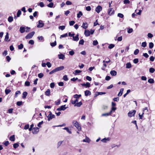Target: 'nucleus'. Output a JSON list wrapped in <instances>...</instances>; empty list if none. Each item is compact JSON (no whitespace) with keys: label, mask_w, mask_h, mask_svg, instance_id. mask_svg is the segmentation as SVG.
I'll list each match as a JSON object with an SVG mask.
<instances>
[{"label":"nucleus","mask_w":155,"mask_h":155,"mask_svg":"<svg viewBox=\"0 0 155 155\" xmlns=\"http://www.w3.org/2000/svg\"><path fill=\"white\" fill-rule=\"evenodd\" d=\"M73 124L74 126L78 129V131L81 130V126L78 121L76 120H74L73 121Z\"/></svg>","instance_id":"obj_1"},{"label":"nucleus","mask_w":155,"mask_h":155,"mask_svg":"<svg viewBox=\"0 0 155 155\" xmlns=\"http://www.w3.org/2000/svg\"><path fill=\"white\" fill-rule=\"evenodd\" d=\"M48 113L49 114L47 117L48 121H49L52 118H55V115L54 114H52L51 111H49Z\"/></svg>","instance_id":"obj_2"},{"label":"nucleus","mask_w":155,"mask_h":155,"mask_svg":"<svg viewBox=\"0 0 155 155\" xmlns=\"http://www.w3.org/2000/svg\"><path fill=\"white\" fill-rule=\"evenodd\" d=\"M35 33L34 31H32L28 34L26 36L25 38L26 39H30L32 38Z\"/></svg>","instance_id":"obj_3"},{"label":"nucleus","mask_w":155,"mask_h":155,"mask_svg":"<svg viewBox=\"0 0 155 155\" xmlns=\"http://www.w3.org/2000/svg\"><path fill=\"white\" fill-rule=\"evenodd\" d=\"M136 110H135L130 111L128 114V116L130 117L134 116L136 113Z\"/></svg>","instance_id":"obj_4"},{"label":"nucleus","mask_w":155,"mask_h":155,"mask_svg":"<svg viewBox=\"0 0 155 155\" xmlns=\"http://www.w3.org/2000/svg\"><path fill=\"white\" fill-rule=\"evenodd\" d=\"M146 110L147 112L148 111L147 108V107H145L143 109V112L142 113L141 115H140V113L139 114V116L140 117V119H142L143 115L144 114V112Z\"/></svg>","instance_id":"obj_5"},{"label":"nucleus","mask_w":155,"mask_h":155,"mask_svg":"<svg viewBox=\"0 0 155 155\" xmlns=\"http://www.w3.org/2000/svg\"><path fill=\"white\" fill-rule=\"evenodd\" d=\"M39 128L38 127H34L32 129V132L34 134H37L39 131Z\"/></svg>","instance_id":"obj_6"},{"label":"nucleus","mask_w":155,"mask_h":155,"mask_svg":"<svg viewBox=\"0 0 155 155\" xmlns=\"http://www.w3.org/2000/svg\"><path fill=\"white\" fill-rule=\"evenodd\" d=\"M44 24L43 22L41 20H39L38 21V24L37 25L38 28H42L44 26Z\"/></svg>","instance_id":"obj_7"},{"label":"nucleus","mask_w":155,"mask_h":155,"mask_svg":"<svg viewBox=\"0 0 155 155\" xmlns=\"http://www.w3.org/2000/svg\"><path fill=\"white\" fill-rule=\"evenodd\" d=\"M66 105H62L60 107H58L57 109V110L58 111H61L62 110H64L66 109L67 107H65Z\"/></svg>","instance_id":"obj_8"},{"label":"nucleus","mask_w":155,"mask_h":155,"mask_svg":"<svg viewBox=\"0 0 155 155\" xmlns=\"http://www.w3.org/2000/svg\"><path fill=\"white\" fill-rule=\"evenodd\" d=\"M102 10V7L100 5H98L95 9L96 12L99 13Z\"/></svg>","instance_id":"obj_9"},{"label":"nucleus","mask_w":155,"mask_h":155,"mask_svg":"<svg viewBox=\"0 0 155 155\" xmlns=\"http://www.w3.org/2000/svg\"><path fill=\"white\" fill-rule=\"evenodd\" d=\"M84 34L86 37H88L91 34L90 31L88 30H86L84 31Z\"/></svg>","instance_id":"obj_10"},{"label":"nucleus","mask_w":155,"mask_h":155,"mask_svg":"<svg viewBox=\"0 0 155 155\" xmlns=\"http://www.w3.org/2000/svg\"><path fill=\"white\" fill-rule=\"evenodd\" d=\"M81 85L83 86H86V87H89L91 86L89 82H86V84H81Z\"/></svg>","instance_id":"obj_11"},{"label":"nucleus","mask_w":155,"mask_h":155,"mask_svg":"<svg viewBox=\"0 0 155 155\" xmlns=\"http://www.w3.org/2000/svg\"><path fill=\"white\" fill-rule=\"evenodd\" d=\"M88 26V25L87 23L84 22L83 23L82 25L81 26V27H82V28H83L85 29H86V28H87Z\"/></svg>","instance_id":"obj_12"},{"label":"nucleus","mask_w":155,"mask_h":155,"mask_svg":"<svg viewBox=\"0 0 155 155\" xmlns=\"http://www.w3.org/2000/svg\"><path fill=\"white\" fill-rule=\"evenodd\" d=\"M25 27H21L20 28L19 31L21 33H23L25 31Z\"/></svg>","instance_id":"obj_13"},{"label":"nucleus","mask_w":155,"mask_h":155,"mask_svg":"<svg viewBox=\"0 0 155 155\" xmlns=\"http://www.w3.org/2000/svg\"><path fill=\"white\" fill-rule=\"evenodd\" d=\"M79 35L78 34H77L75 36H74L73 37V40L74 41H78L79 39Z\"/></svg>","instance_id":"obj_14"},{"label":"nucleus","mask_w":155,"mask_h":155,"mask_svg":"<svg viewBox=\"0 0 155 155\" xmlns=\"http://www.w3.org/2000/svg\"><path fill=\"white\" fill-rule=\"evenodd\" d=\"M110 74L112 76H115L117 75V72L115 70H112L110 71Z\"/></svg>","instance_id":"obj_15"},{"label":"nucleus","mask_w":155,"mask_h":155,"mask_svg":"<svg viewBox=\"0 0 155 155\" xmlns=\"http://www.w3.org/2000/svg\"><path fill=\"white\" fill-rule=\"evenodd\" d=\"M85 95L86 96H87L88 95H90L91 94V92L89 90H86L84 92Z\"/></svg>","instance_id":"obj_16"},{"label":"nucleus","mask_w":155,"mask_h":155,"mask_svg":"<svg viewBox=\"0 0 155 155\" xmlns=\"http://www.w3.org/2000/svg\"><path fill=\"white\" fill-rule=\"evenodd\" d=\"M9 36H8V32H7L6 35L5 36V41H10V39H9Z\"/></svg>","instance_id":"obj_17"},{"label":"nucleus","mask_w":155,"mask_h":155,"mask_svg":"<svg viewBox=\"0 0 155 155\" xmlns=\"http://www.w3.org/2000/svg\"><path fill=\"white\" fill-rule=\"evenodd\" d=\"M57 71H60L63 70L64 68V67L63 66H61L55 68Z\"/></svg>","instance_id":"obj_18"},{"label":"nucleus","mask_w":155,"mask_h":155,"mask_svg":"<svg viewBox=\"0 0 155 155\" xmlns=\"http://www.w3.org/2000/svg\"><path fill=\"white\" fill-rule=\"evenodd\" d=\"M45 94L47 96H49L50 95V91L49 89H48L45 92Z\"/></svg>","instance_id":"obj_19"},{"label":"nucleus","mask_w":155,"mask_h":155,"mask_svg":"<svg viewBox=\"0 0 155 155\" xmlns=\"http://www.w3.org/2000/svg\"><path fill=\"white\" fill-rule=\"evenodd\" d=\"M124 90V88H121L120 89V91L117 95L118 96L120 97L122 95V94L123 93Z\"/></svg>","instance_id":"obj_20"},{"label":"nucleus","mask_w":155,"mask_h":155,"mask_svg":"<svg viewBox=\"0 0 155 155\" xmlns=\"http://www.w3.org/2000/svg\"><path fill=\"white\" fill-rule=\"evenodd\" d=\"M110 140V138L109 137H108V138H104L102 139L101 140V141L103 142L106 143L107 142V141H109V140Z\"/></svg>","instance_id":"obj_21"},{"label":"nucleus","mask_w":155,"mask_h":155,"mask_svg":"<svg viewBox=\"0 0 155 155\" xmlns=\"http://www.w3.org/2000/svg\"><path fill=\"white\" fill-rule=\"evenodd\" d=\"M15 135H12L10 137L9 140L12 141H14L15 140Z\"/></svg>","instance_id":"obj_22"},{"label":"nucleus","mask_w":155,"mask_h":155,"mask_svg":"<svg viewBox=\"0 0 155 155\" xmlns=\"http://www.w3.org/2000/svg\"><path fill=\"white\" fill-rule=\"evenodd\" d=\"M81 96V94H75L73 96V97L74 98H76V99H78V98L80 97Z\"/></svg>","instance_id":"obj_23"},{"label":"nucleus","mask_w":155,"mask_h":155,"mask_svg":"<svg viewBox=\"0 0 155 155\" xmlns=\"http://www.w3.org/2000/svg\"><path fill=\"white\" fill-rule=\"evenodd\" d=\"M28 95V93L26 91H24L23 93L22 98L23 99L25 98Z\"/></svg>","instance_id":"obj_24"},{"label":"nucleus","mask_w":155,"mask_h":155,"mask_svg":"<svg viewBox=\"0 0 155 155\" xmlns=\"http://www.w3.org/2000/svg\"><path fill=\"white\" fill-rule=\"evenodd\" d=\"M82 104V102L80 101L78 103H77L74 106H76L77 107H80Z\"/></svg>","instance_id":"obj_25"},{"label":"nucleus","mask_w":155,"mask_h":155,"mask_svg":"<svg viewBox=\"0 0 155 155\" xmlns=\"http://www.w3.org/2000/svg\"><path fill=\"white\" fill-rule=\"evenodd\" d=\"M90 139L87 137H86L85 138V139H84L83 140V141L84 142H86L87 143H89L90 142Z\"/></svg>","instance_id":"obj_26"},{"label":"nucleus","mask_w":155,"mask_h":155,"mask_svg":"<svg viewBox=\"0 0 155 155\" xmlns=\"http://www.w3.org/2000/svg\"><path fill=\"white\" fill-rule=\"evenodd\" d=\"M111 114L110 112L109 113L103 114H102V116H107L111 115Z\"/></svg>","instance_id":"obj_27"},{"label":"nucleus","mask_w":155,"mask_h":155,"mask_svg":"<svg viewBox=\"0 0 155 155\" xmlns=\"http://www.w3.org/2000/svg\"><path fill=\"white\" fill-rule=\"evenodd\" d=\"M51 37L53 41H56V36L54 34H52V35H51Z\"/></svg>","instance_id":"obj_28"},{"label":"nucleus","mask_w":155,"mask_h":155,"mask_svg":"<svg viewBox=\"0 0 155 155\" xmlns=\"http://www.w3.org/2000/svg\"><path fill=\"white\" fill-rule=\"evenodd\" d=\"M148 82L150 84H153L154 83V80L152 78H150L148 80Z\"/></svg>","instance_id":"obj_29"},{"label":"nucleus","mask_w":155,"mask_h":155,"mask_svg":"<svg viewBox=\"0 0 155 155\" xmlns=\"http://www.w3.org/2000/svg\"><path fill=\"white\" fill-rule=\"evenodd\" d=\"M11 92V90L9 89H6L5 90V93L6 94H8Z\"/></svg>","instance_id":"obj_30"},{"label":"nucleus","mask_w":155,"mask_h":155,"mask_svg":"<svg viewBox=\"0 0 155 155\" xmlns=\"http://www.w3.org/2000/svg\"><path fill=\"white\" fill-rule=\"evenodd\" d=\"M78 102V99H76L74 101H73L72 100H71V103L72 104L75 105L77 103V102Z\"/></svg>","instance_id":"obj_31"},{"label":"nucleus","mask_w":155,"mask_h":155,"mask_svg":"<svg viewBox=\"0 0 155 155\" xmlns=\"http://www.w3.org/2000/svg\"><path fill=\"white\" fill-rule=\"evenodd\" d=\"M83 14L80 11L77 14V17L78 18H80L82 15Z\"/></svg>","instance_id":"obj_32"},{"label":"nucleus","mask_w":155,"mask_h":155,"mask_svg":"<svg viewBox=\"0 0 155 155\" xmlns=\"http://www.w3.org/2000/svg\"><path fill=\"white\" fill-rule=\"evenodd\" d=\"M64 130H66L67 132H68L69 134L71 133V131L69 130V128L68 127H65L63 128Z\"/></svg>","instance_id":"obj_33"},{"label":"nucleus","mask_w":155,"mask_h":155,"mask_svg":"<svg viewBox=\"0 0 155 155\" xmlns=\"http://www.w3.org/2000/svg\"><path fill=\"white\" fill-rule=\"evenodd\" d=\"M112 9L111 8H110L108 10V13L109 15H111L113 14L114 13V11H113V12L111 13L110 12H111L112 11Z\"/></svg>","instance_id":"obj_34"},{"label":"nucleus","mask_w":155,"mask_h":155,"mask_svg":"<svg viewBox=\"0 0 155 155\" xmlns=\"http://www.w3.org/2000/svg\"><path fill=\"white\" fill-rule=\"evenodd\" d=\"M19 146V145L18 143H15L13 145V147L15 149H16Z\"/></svg>","instance_id":"obj_35"},{"label":"nucleus","mask_w":155,"mask_h":155,"mask_svg":"<svg viewBox=\"0 0 155 155\" xmlns=\"http://www.w3.org/2000/svg\"><path fill=\"white\" fill-rule=\"evenodd\" d=\"M81 72V71L78 70H76L74 71V72L73 73L75 75H76L77 74L80 73Z\"/></svg>","instance_id":"obj_36"},{"label":"nucleus","mask_w":155,"mask_h":155,"mask_svg":"<svg viewBox=\"0 0 155 155\" xmlns=\"http://www.w3.org/2000/svg\"><path fill=\"white\" fill-rule=\"evenodd\" d=\"M8 21L10 22H12L13 21V18L12 16H10L8 18Z\"/></svg>","instance_id":"obj_37"},{"label":"nucleus","mask_w":155,"mask_h":155,"mask_svg":"<svg viewBox=\"0 0 155 155\" xmlns=\"http://www.w3.org/2000/svg\"><path fill=\"white\" fill-rule=\"evenodd\" d=\"M131 67V65L130 63H127L126 64V68H130Z\"/></svg>","instance_id":"obj_38"},{"label":"nucleus","mask_w":155,"mask_h":155,"mask_svg":"<svg viewBox=\"0 0 155 155\" xmlns=\"http://www.w3.org/2000/svg\"><path fill=\"white\" fill-rule=\"evenodd\" d=\"M16 104L18 106H20L23 104V102L22 101H18L17 102Z\"/></svg>","instance_id":"obj_39"},{"label":"nucleus","mask_w":155,"mask_h":155,"mask_svg":"<svg viewBox=\"0 0 155 155\" xmlns=\"http://www.w3.org/2000/svg\"><path fill=\"white\" fill-rule=\"evenodd\" d=\"M54 4L53 2H51L48 5H47V6L50 8H52L53 7Z\"/></svg>","instance_id":"obj_40"},{"label":"nucleus","mask_w":155,"mask_h":155,"mask_svg":"<svg viewBox=\"0 0 155 155\" xmlns=\"http://www.w3.org/2000/svg\"><path fill=\"white\" fill-rule=\"evenodd\" d=\"M50 45L52 47H54L56 45V41H54V42L51 43Z\"/></svg>","instance_id":"obj_41"},{"label":"nucleus","mask_w":155,"mask_h":155,"mask_svg":"<svg viewBox=\"0 0 155 155\" xmlns=\"http://www.w3.org/2000/svg\"><path fill=\"white\" fill-rule=\"evenodd\" d=\"M38 5L40 6L41 7H43L44 6V4L43 2H40L38 4Z\"/></svg>","instance_id":"obj_42"},{"label":"nucleus","mask_w":155,"mask_h":155,"mask_svg":"<svg viewBox=\"0 0 155 155\" xmlns=\"http://www.w3.org/2000/svg\"><path fill=\"white\" fill-rule=\"evenodd\" d=\"M63 79L65 81H67L68 80L67 76V75H64L63 77Z\"/></svg>","instance_id":"obj_43"},{"label":"nucleus","mask_w":155,"mask_h":155,"mask_svg":"<svg viewBox=\"0 0 155 155\" xmlns=\"http://www.w3.org/2000/svg\"><path fill=\"white\" fill-rule=\"evenodd\" d=\"M154 46L152 42H150L149 44V47L150 49L153 48Z\"/></svg>","instance_id":"obj_44"},{"label":"nucleus","mask_w":155,"mask_h":155,"mask_svg":"<svg viewBox=\"0 0 155 155\" xmlns=\"http://www.w3.org/2000/svg\"><path fill=\"white\" fill-rule=\"evenodd\" d=\"M155 71V69L153 68H151L149 69V71L151 73H153Z\"/></svg>","instance_id":"obj_45"},{"label":"nucleus","mask_w":155,"mask_h":155,"mask_svg":"<svg viewBox=\"0 0 155 155\" xmlns=\"http://www.w3.org/2000/svg\"><path fill=\"white\" fill-rule=\"evenodd\" d=\"M25 86H29L30 85V82L28 81H26L25 83Z\"/></svg>","instance_id":"obj_46"},{"label":"nucleus","mask_w":155,"mask_h":155,"mask_svg":"<svg viewBox=\"0 0 155 155\" xmlns=\"http://www.w3.org/2000/svg\"><path fill=\"white\" fill-rule=\"evenodd\" d=\"M146 46H147V43L146 41H145V42H143L142 43V45H141L142 47L143 48H145Z\"/></svg>","instance_id":"obj_47"},{"label":"nucleus","mask_w":155,"mask_h":155,"mask_svg":"<svg viewBox=\"0 0 155 155\" xmlns=\"http://www.w3.org/2000/svg\"><path fill=\"white\" fill-rule=\"evenodd\" d=\"M133 31V29L132 28H129L127 29V33H130Z\"/></svg>","instance_id":"obj_48"},{"label":"nucleus","mask_w":155,"mask_h":155,"mask_svg":"<svg viewBox=\"0 0 155 155\" xmlns=\"http://www.w3.org/2000/svg\"><path fill=\"white\" fill-rule=\"evenodd\" d=\"M68 36L67 33H65L64 35H61L60 36V38H62Z\"/></svg>","instance_id":"obj_49"},{"label":"nucleus","mask_w":155,"mask_h":155,"mask_svg":"<svg viewBox=\"0 0 155 155\" xmlns=\"http://www.w3.org/2000/svg\"><path fill=\"white\" fill-rule=\"evenodd\" d=\"M58 28L60 29H61L62 30H63L65 29V26L64 25L61 26L59 27Z\"/></svg>","instance_id":"obj_50"},{"label":"nucleus","mask_w":155,"mask_h":155,"mask_svg":"<svg viewBox=\"0 0 155 155\" xmlns=\"http://www.w3.org/2000/svg\"><path fill=\"white\" fill-rule=\"evenodd\" d=\"M21 14V12L20 10H19L18 11L17 13V16L18 17H19Z\"/></svg>","instance_id":"obj_51"},{"label":"nucleus","mask_w":155,"mask_h":155,"mask_svg":"<svg viewBox=\"0 0 155 155\" xmlns=\"http://www.w3.org/2000/svg\"><path fill=\"white\" fill-rule=\"evenodd\" d=\"M56 72H57V71L56 68H55L53 70L49 72V74H53Z\"/></svg>","instance_id":"obj_52"},{"label":"nucleus","mask_w":155,"mask_h":155,"mask_svg":"<svg viewBox=\"0 0 155 155\" xmlns=\"http://www.w3.org/2000/svg\"><path fill=\"white\" fill-rule=\"evenodd\" d=\"M44 76V74L43 73H40L38 74V76L39 78H41Z\"/></svg>","instance_id":"obj_53"},{"label":"nucleus","mask_w":155,"mask_h":155,"mask_svg":"<svg viewBox=\"0 0 155 155\" xmlns=\"http://www.w3.org/2000/svg\"><path fill=\"white\" fill-rule=\"evenodd\" d=\"M106 93L105 92H97V93L96 94V96H97L99 95H102L103 94H105Z\"/></svg>","instance_id":"obj_54"},{"label":"nucleus","mask_w":155,"mask_h":155,"mask_svg":"<svg viewBox=\"0 0 155 155\" xmlns=\"http://www.w3.org/2000/svg\"><path fill=\"white\" fill-rule=\"evenodd\" d=\"M117 109L116 107H112L111 108V109L110 111V113L111 114L113 112V111H115V110H116Z\"/></svg>","instance_id":"obj_55"},{"label":"nucleus","mask_w":155,"mask_h":155,"mask_svg":"<svg viewBox=\"0 0 155 155\" xmlns=\"http://www.w3.org/2000/svg\"><path fill=\"white\" fill-rule=\"evenodd\" d=\"M61 102V101L59 99L57 101H55V104L56 105H58L59 104H60Z\"/></svg>","instance_id":"obj_56"},{"label":"nucleus","mask_w":155,"mask_h":155,"mask_svg":"<svg viewBox=\"0 0 155 155\" xmlns=\"http://www.w3.org/2000/svg\"><path fill=\"white\" fill-rule=\"evenodd\" d=\"M75 23V21H69V25L70 26L73 25Z\"/></svg>","instance_id":"obj_57"},{"label":"nucleus","mask_w":155,"mask_h":155,"mask_svg":"<svg viewBox=\"0 0 155 155\" xmlns=\"http://www.w3.org/2000/svg\"><path fill=\"white\" fill-rule=\"evenodd\" d=\"M18 48L19 49H22L23 47V45L22 44H21L19 45H18Z\"/></svg>","instance_id":"obj_58"},{"label":"nucleus","mask_w":155,"mask_h":155,"mask_svg":"<svg viewBox=\"0 0 155 155\" xmlns=\"http://www.w3.org/2000/svg\"><path fill=\"white\" fill-rule=\"evenodd\" d=\"M114 47V45L113 44H110L108 46V48L111 49L113 48Z\"/></svg>","instance_id":"obj_59"},{"label":"nucleus","mask_w":155,"mask_h":155,"mask_svg":"<svg viewBox=\"0 0 155 155\" xmlns=\"http://www.w3.org/2000/svg\"><path fill=\"white\" fill-rule=\"evenodd\" d=\"M84 41L83 39H81L79 41V44L81 45H83L84 43Z\"/></svg>","instance_id":"obj_60"},{"label":"nucleus","mask_w":155,"mask_h":155,"mask_svg":"<svg viewBox=\"0 0 155 155\" xmlns=\"http://www.w3.org/2000/svg\"><path fill=\"white\" fill-rule=\"evenodd\" d=\"M153 35L151 33H148L147 34V36L149 38H151L153 37Z\"/></svg>","instance_id":"obj_61"},{"label":"nucleus","mask_w":155,"mask_h":155,"mask_svg":"<svg viewBox=\"0 0 155 155\" xmlns=\"http://www.w3.org/2000/svg\"><path fill=\"white\" fill-rule=\"evenodd\" d=\"M139 52V50L138 49H136L134 52V54L135 55H137Z\"/></svg>","instance_id":"obj_62"},{"label":"nucleus","mask_w":155,"mask_h":155,"mask_svg":"<svg viewBox=\"0 0 155 155\" xmlns=\"http://www.w3.org/2000/svg\"><path fill=\"white\" fill-rule=\"evenodd\" d=\"M55 86L54 83V82L51 83L50 84V86L51 88H53Z\"/></svg>","instance_id":"obj_63"},{"label":"nucleus","mask_w":155,"mask_h":155,"mask_svg":"<svg viewBox=\"0 0 155 155\" xmlns=\"http://www.w3.org/2000/svg\"><path fill=\"white\" fill-rule=\"evenodd\" d=\"M29 124H27L25 125L24 128L25 130H27L29 128Z\"/></svg>","instance_id":"obj_64"}]
</instances>
